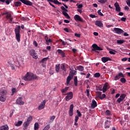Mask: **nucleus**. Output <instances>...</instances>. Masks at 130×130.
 Returning a JSON list of instances; mask_svg holds the SVG:
<instances>
[{
    "instance_id": "obj_53",
    "label": "nucleus",
    "mask_w": 130,
    "mask_h": 130,
    "mask_svg": "<svg viewBox=\"0 0 130 130\" xmlns=\"http://www.w3.org/2000/svg\"><path fill=\"white\" fill-rule=\"evenodd\" d=\"M77 113L79 117H81V116H82V114H81V112L80 111H79V110H77Z\"/></svg>"
},
{
    "instance_id": "obj_14",
    "label": "nucleus",
    "mask_w": 130,
    "mask_h": 130,
    "mask_svg": "<svg viewBox=\"0 0 130 130\" xmlns=\"http://www.w3.org/2000/svg\"><path fill=\"white\" fill-rule=\"evenodd\" d=\"M126 96L125 94H121L120 96V98L118 99L117 102H118V103H120L121 101H123V100H124V98H125Z\"/></svg>"
},
{
    "instance_id": "obj_64",
    "label": "nucleus",
    "mask_w": 130,
    "mask_h": 130,
    "mask_svg": "<svg viewBox=\"0 0 130 130\" xmlns=\"http://www.w3.org/2000/svg\"><path fill=\"white\" fill-rule=\"evenodd\" d=\"M122 61H126L127 60V58H123L121 59Z\"/></svg>"
},
{
    "instance_id": "obj_19",
    "label": "nucleus",
    "mask_w": 130,
    "mask_h": 130,
    "mask_svg": "<svg viewBox=\"0 0 130 130\" xmlns=\"http://www.w3.org/2000/svg\"><path fill=\"white\" fill-rule=\"evenodd\" d=\"M122 77H123V74L122 73H120L115 76L114 80L115 81H117V80H119L120 78H122Z\"/></svg>"
},
{
    "instance_id": "obj_20",
    "label": "nucleus",
    "mask_w": 130,
    "mask_h": 130,
    "mask_svg": "<svg viewBox=\"0 0 130 130\" xmlns=\"http://www.w3.org/2000/svg\"><path fill=\"white\" fill-rule=\"evenodd\" d=\"M109 60L111 61V58L108 57H103L102 58V61H103V62H107V61H108Z\"/></svg>"
},
{
    "instance_id": "obj_26",
    "label": "nucleus",
    "mask_w": 130,
    "mask_h": 130,
    "mask_svg": "<svg viewBox=\"0 0 130 130\" xmlns=\"http://www.w3.org/2000/svg\"><path fill=\"white\" fill-rule=\"evenodd\" d=\"M57 51L58 53H59L61 54V55H62V57H64L66 56L64 52H63V51H62L61 49H58Z\"/></svg>"
},
{
    "instance_id": "obj_37",
    "label": "nucleus",
    "mask_w": 130,
    "mask_h": 130,
    "mask_svg": "<svg viewBox=\"0 0 130 130\" xmlns=\"http://www.w3.org/2000/svg\"><path fill=\"white\" fill-rule=\"evenodd\" d=\"M54 119H55V116H52L50 117V122H53Z\"/></svg>"
},
{
    "instance_id": "obj_52",
    "label": "nucleus",
    "mask_w": 130,
    "mask_h": 130,
    "mask_svg": "<svg viewBox=\"0 0 130 130\" xmlns=\"http://www.w3.org/2000/svg\"><path fill=\"white\" fill-rule=\"evenodd\" d=\"M61 10H62L63 12H68V10L63 6L61 7Z\"/></svg>"
},
{
    "instance_id": "obj_1",
    "label": "nucleus",
    "mask_w": 130,
    "mask_h": 130,
    "mask_svg": "<svg viewBox=\"0 0 130 130\" xmlns=\"http://www.w3.org/2000/svg\"><path fill=\"white\" fill-rule=\"evenodd\" d=\"M24 81H33V80H37L38 77L37 76L31 72H27L26 75L22 78Z\"/></svg>"
},
{
    "instance_id": "obj_36",
    "label": "nucleus",
    "mask_w": 130,
    "mask_h": 130,
    "mask_svg": "<svg viewBox=\"0 0 130 130\" xmlns=\"http://www.w3.org/2000/svg\"><path fill=\"white\" fill-rule=\"evenodd\" d=\"M21 5H22V4L20 2H17L14 3V5L16 7H20V6H21Z\"/></svg>"
},
{
    "instance_id": "obj_23",
    "label": "nucleus",
    "mask_w": 130,
    "mask_h": 130,
    "mask_svg": "<svg viewBox=\"0 0 130 130\" xmlns=\"http://www.w3.org/2000/svg\"><path fill=\"white\" fill-rule=\"evenodd\" d=\"M95 24L98 27H103V23H102V22L100 21H96Z\"/></svg>"
},
{
    "instance_id": "obj_60",
    "label": "nucleus",
    "mask_w": 130,
    "mask_h": 130,
    "mask_svg": "<svg viewBox=\"0 0 130 130\" xmlns=\"http://www.w3.org/2000/svg\"><path fill=\"white\" fill-rule=\"evenodd\" d=\"M75 36H76V37H78V38H80L81 37V35L78 34H75Z\"/></svg>"
},
{
    "instance_id": "obj_6",
    "label": "nucleus",
    "mask_w": 130,
    "mask_h": 130,
    "mask_svg": "<svg viewBox=\"0 0 130 130\" xmlns=\"http://www.w3.org/2000/svg\"><path fill=\"white\" fill-rule=\"evenodd\" d=\"M45 104H46V100H43L38 106L39 110H42L45 108Z\"/></svg>"
},
{
    "instance_id": "obj_42",
    "label": "nucleus",
    "mask_w": 130,
    "mask_h": 130,
    "mask_svg": "<svg viewBox=\"0 0 130 130\" xmlns=\"http://www.w3.org/2000/svg\"><path fill=\"white\" fill-rule=\"evenodd\" d=\"M78 9H83V4H76Z\"/></svg>"
},
{
    "instance_id": "obj_13",
    "label": "nucleus",
    "mask_w": 130,
    "mask_h": 130,
    "mask_svg": "<svg viewBox=\"0 0 130 130\" xmlns=\"http://www.w3.org/2000/svg\"><path fill=\"white\" fill-rule=\"evenodd\" d=\"M108 89V83H106L103 86V88H100V91H103V93H105L106 91H107V89Z\"/></svg>"
},
{
    "instance_id": "obj_15",
    "label": "nucleus",
    "mask_w": 130,
    "mask_h": 130,
    "mask_svg": "<svg viewBox=\"0 0 130 130\" xmlns=\"http://www.w3.org/2000/svg\"><path fill=\"white\" fill-rule=\"evenodd\" d=\"M74 105L72 104L70 105V110H69V115L70 116H73L74 115Z\"/></svg>"
},
{
    "instance_id": "obj_63",
    "label": "nucleus",
    "mask_w": 130,
    "mask_h": 130,
    "mask_svg": "<svg viewBox=\"0 0 130 130\" xmlns=\"http://www.w3.org/2000/svg\"><path fill=\"white\" fill-rule=\"evenodd\" d=\"M89 17H90V18H96V16H95V15H93V14H90Z\"/></svg>"
},
{
    "instance_id": "obj_49",
    "label": "nucleus",
    "mask_w": 130,
    "mask_h": 130,
    "mask_svg": "<svg viewBox=\"0 0 130 130\" xmlns=\"http://www.w3.org/2000/svg\"><path fill=\"white\" fill-rule=\"evenodd\" d=\"M98 14L99 15H100V16H102V17H103V16H104L103 15V13H101V10H99L98 11Z\"/></svg>"
},
{
    "instance_id": "obj_8",
    "label": "nucleus",
    "mask_w": 130,
    "mask_h": 130,
    "mask_svg": "<svg viewBox=\"0 0 130 130\" xmlns=\"http://www.w3.org/2000/svg\"><path fill=\"white\" fill-rule=\"evenodd\" d=\"M97 97L98 98H100V99H101V100H103V99H104V98H105V97H106V95H105V94H102V92H101L100 91H98L97 92Z\"/></svg>"
},
{
    "instance_id": "obj_11",
    "label": "nucleus",
    "mask_w": 130,
    "mask_h": 130,
    "mask_svg": "<svg viewBox=\"0 0 130 130\" xmlns=\"http://www.w3.org/2000/svg\"><path fill=\"white\" fill-rule=\"evenodd\" d=\"M72 79H73V76L69 75L67 77V81H66V83H65V85H66V86H70L71 85L70 82Z\"/></svg>"
},
{
    "instance_id": "obj_3",
    "label": "nucleus",
    "mask_w": 130,
    "mask_h": 130,
    "mask_svg": "<svg viewBox=\"0 0 130 130\" xmlns=\"http://www.w3.org/2000/svg\"><path fill=\"white\" fill-rule=\"evenodd\" d=\"M1 96H0V101H1V102H5V101L7 100V90H3L1 92Z\"/></svg>"
},
{
    "instance_id": "obj_50",
    "label": "nucleus",
    "mask_w": 130,
    "mask_h": 130,
    "mask_svg": "<svg viewBox=\"0 0 130 130\" xmlns=\"http://www.w3.org/2000/svg\"><path fill=\"white\" fill-rule=\"evenodd\" d=\"M99 2L100 4H105L107 2V0H100Z\"/></svg>"
},
{
    "instance_id": "obj_10",
    "label": "nucleus",
    "mask_w": 130,
    "mask_h": 130,
    "mask_svg": "<svg viewBox=\"0 0 130 130\" xmlns=\"http://www.w3.org/2000/svg\"><path fill=\"white\" fill-rule=\"evenodd\" d=\"M74 18V20H75L76 22H85V21H84V20H83V19L81 18V16H80V15L78 14L75 15Z\"/></svg>"
},
{
    "instance_id": "obj_44",
    "label": "nucleus",
    "mask_w": 130,
    "mask_h": 130,
    "mask_svg": "<svg viewBox=\"0 0 130 130\" xmlns=\"http://www.w3.org/2000/svg\"><path fill=\"white\" fill-rule=\"evenodd\" d=\"M60 42H61L62 45H69V44H68V42H64L63 41H62V40H60Z\"/></svg>"
},
{
    "instance_id": "obj_61",
    "label": "nucleus",
    "mask_w": 130,
    "mask_h": 130,
    "mask_svg": "<svg viewBox=\"0 0 130 130\" xmlns=\"http://www.w3.org/2000/svg\"><path fill=\"white\" fill-rule=\"evenodd\" d=\"M126 3L127 6H128V7H130V1L127 0V1H126Z\"/></svg>"
},
{
    "instance_id": "obj_17",
    "label": "nucleus",
    "mask_w": 130,
    "mask_h": 130,
    "mask_svg": "<svg viewBox=\"0 0 130 130\" xmlns=\"http://www.w3.org/2000/svg\"><path fill=\"white\" fill-rule=\"evenodd\" d=\"M8 66L11 67L12 70H15L16 66L14 65V61H9L8 62Z\"/></svg>"
},
{
    "instance_id": "obj_56",
    "label": "nucleus",
    "mask_w": 130,
    "mask_h": 130,
    "mask_svg": "<svg viewBox=\"0 0 130 130\" xmlns=\"http://www.w3.org/2000/svg\"><path fill=\"white\" fill-rule=\"evenodd\" d=\"M33 44L36 46V47H37L38 46V44H37V42L34 41L33 43Z\"/></svg>"
},
{
    "instance_id": "obj_2",
    "label": "nucleus",
    "mask_w": 130,
    "mask_h": 130,
    "mask_svg": "<svg viewBox=\"0 0 130 130\" xmlns=\"http://www.w3.org/2000/svg\"><path fill=\"white\" fill-rule=\"evenodd\" d=\"M20 28L21 27L20 26H18L15 29L16 39L18 42H20V41H21V35H20Z\"/></svg>"
},
{
    "instance_id": "obj_38",
    "label": "nucleus",
    "mask_w": 130,
    "mask_h": 130,
    "mask_svg": "<svg viewBox=\"0 0 130 130\" xmlns=\"http://www.w3.org/2000/svg\"><path fill=\"white\" fill-rule=\"evenodd\" d=\"M117 43L118 44H122L124 43V41L123 40H119L117 41Z\"/></svg>"
},
{
    "instance_id": "obj_51",
    "label": "nucleus",
    "mask_w": 130,
    "mask_h": 130,
    "mask_svg": "<svg viewBox=\"0 0 130 130\" xmlns=\"http://www.w3.org/2000/svg\"><path fill=\"white\" fill-rule=\"evenodd\" d=\"M120 81H121V83H125L126 82V80H125V78H121Z\"/></svg>"
},
{
    "instance_id": "obj_7",
    "label": "nucleus",
    "mask_w": 130,
    "mask_h": 130,
    "mask_svg": "<svg viewBox=\"0 0 130 130\" xmlns=\"http://www.w3.org/2000/svg\"><path fill=\"white\" fill-rule=\"evenodd\" d=\"M66 95H67L66 97V101H70L71 99H73V97L74 96V94L73 93V92L70 91L69 92H68Z\"/></svg>"
},
{
    "instance_id": "obj_25",
    "label": "nucleus",
    "mask_w": 130,
    "mask_h": 130,
    "mask_svg": "<svg viewBox=\"0 0 130 130\" xmlns=\"http://www.w3.org/2000/svg\"><path fill=\"white\" fill-rule=\"evenodd\" d=\"M76 75H77V71H76V70H73L70 71L69 76H72V78H73V77H74V76Z\"/></svg>"
},
{
    "instance_id": "obj_46",
    "label": "nucleus",
    "mask_w": 130,
    "mask_h": 130,
    "mask_svg": "<svg viewBox=\"0 0 130 130\" xmlns=\"http://www.w3.org/2000/svg\"><path fill=\"white\" fill-rule=\"evenodd\" d=\"M46 42L47 45H49V43H51V42H52V40L51 39H49Z\"/></svg>"
},
{
    "instance_id": "obj_12",
    "label": "nucleus",
    "mask_w": 130,
    "mask_h": 130,
    "mask_svg": "<svg viewBox=\"0 0 130 130\" xmlns=\"http://www.w3.org/2000/svg\"><path fill=\"white\" fill-rule=\"evenodd\" d=\"M92 51H95V50H102V48L99 47L97 44H94L92 45Z\"/></svg>"
},
{
    "instance_id": "obj_21",
    "label": "nucleus",
    "mask_w": 130,
    "mask_h": 130,
    "mask_svg": "<svg viewBox=\"0 0 130 130\" xmlns=\"http://www.w3.org/2000/svg\"><path fill=\"white\" fill-rule=\"evenodd\" d=\"M91 107V108H92V109H94V108H95V107H97V103L96 102V101H95V100L92 101Z\"/></svg>"
},
{
    "instance_id": "obj_35",
    "label": "nucleus",
    "mask_w": 130,
    "mask_h": 130,
    "mask_svg": "<svg viewBox=\"0 0 130 130\" xmlns=\"http://www.w3.org/2000/svg\"><path fill=\"white\" fill-rule=\"evenodd\" d=\"M34 128L35 130L38 129V128H39V124L38 122L35 123Z\"/></svg>"
},
{
    "instance_id": "obj_54",
    "label": "nucleus",
    "mask_w": 130,
    "mask_h": 130,
    "mask_svg": "<svg viewBox=\"0 0 130 130\" xmlns=\"http://www.w3.org/2000/svg\"><path fill=\"white\" fill-rule=\"evenodd\" d=\"M78 120H79V116H75V122H78Z\"/></svg>"
},
{
    "instance_id": "obj_62",
    "label": "nucleus",
    "mask_w": 130,
    "mask_h": 130,
    "mask_svg": "<svg viewBox=\"0 0 130 130\" xmlns=\"http://www.w3.org/2000/svg\"><path fill=\"white\" fill-rule=\"evenodd\" d=\"M124 10L125 11H128V10H129V8H128V7H127V6H126L124 7Z\"/></svg>"
},
{
    "instance_id": "obj_57",
    "label": "nucleus",
    "mask_w": 130,
    "mask_h": 130,
    "mask_svg": "<svg viewBox=\"0 0 130 130\" xmlns=\"http://www.w3.org/2000/svg\"><path fill=\"white\" fill-rule=\"evenodd\" d=\"M121 21H122V22H125V21H126V18H125V17L121 18Z\"/></svg>"
},
{
    "instance_id": "obj_58",
    "label": "nucleus",
    "mask_w": 130,
    "mask_h": 130,
    "mask_svg": "<svg viewBox=\"0 0 130 130\" xmlns=\"http://www.w3.org/2000/svg\"><path fill=\"white\" fill-rule=\"evenodd\" d=\"M18 59L19 60H21V61H24V58H23V57L20 56L18 58Z\"/></svg>"
},
{
    "instance_id": "obj_59",
    "label": "nucleus",
    "mask_w": 130,
    "mask_h": 130,
    "mask_svg": "<svg viewBox=\"0 0 130 130\" xmlns=\"http://www.w3.org/2000/svg\"><path fill=\"white\" fill-rule=\"evenodd\" d=\"M106 114L107 115H110V111L107 110L106 112Z\"/></svg>"
},
{
    "instance_id": "obj_22",
    "label": "nucleus",
    "mask_w": 130,
    "mask_h": 130,
    "mask_svg": "<svg viewBox=\"0 0 130 130\" xmlns=\"http://www.w3.org/2000/svg\"><path fill=\"white\" fill-rule=\"evenodd\" d=\"M115 7L116 12H120V7H119V4L118 3H116L114 4Z\"/></svg>"
},
{
    "instance_id": "obj_41",
    "label": "nucleus",
    "mask_w": 130,
    "mask_h": 130,
    "mask_svg": "<svg viewBox=\"0 0 130 130\" xmlns=\"http://www.w3.org/2000/svg\"><path fill=\"white\" fill-rule=\"evenodd\" d=\"M11 91L12 92V95H14V94H15V93H17V92H18V90H17V89H16V88H12Z\"/></svg>"
},
{
    "instance_id": "obj_48",
    "label": "nucleus",
    "mask_w": 130,
    "mask_h": 130,
    "mask_svg": "<svg viewBox=\"0 0 130 130\" xmlns=\"http://www.w3.org/2000/svg\"><path fill=\"white\" fill-rule=\"evenodd\" d=\"M94 78H99V77H100V73H96L94 74Z\"/></svg>"
},
{
    "instance_id": "obj_34",
    "label": "nucleus",
    "mask_w": 130,
    "mask_h": 130,
    "mask_svg": "<svg viewBox=\"0 0 130 130\" xmlns=\"http://www.w3.org/2000/svg\"><path fill=\"white\" fill-rule=\"evenodd\" d=\"M77 69L80 72H83L84 71V67L83 66H79L77 67Z\"/></svg>"
},
{
    "instance_id": "obj_28",
    "label": "nucleus",
    "mask_w": 130,
    "mask_h": 130,
    "mask_svg": "<svg viewBox=\"0 0 130 130\" xmlns=\"http://www.w3.org/2000/svg\"><path fill=\"white\" fill-rule=\"evenodd\" d=\"M23 124V121H18L17 123H15V126H21Z\"/></svg>"
},
{
    "instance_id": "obj_18",
    "label": "nucleus",
    "mask_w": 130,
    "mask_h": 130,
    "mask_svg": "<svg viewBox=\"0 0 130 130\" xmlns=\"http://www.w3.org/2000/svg\"><path fill=\"white\" fill-rule=\"evenodd\" d=\"M21 3L24 4V5H26V6H32V3L31 2L27 0H19Z\"/></svg>"
},
{
    "instance_id": "obj_29",
    "label": "nucleus",
    "mask_w": 130,
    "mask_h": 130,
    "mask_svg": "<svg viewBox=\"0 0 130 130\" xmlns=\"http://www.w3.org/2000/svg\"><path fill=\"white\" fill-rule=\"evenodd\" d=\"M29 124H30V122H28V121H26L25 122H24L23 123V126L24 127H25V128H27V127H28V126H29Z\"/></svg>"
},
{
    "instance_id": "obj_55",
    "label": "nucleus",
    "mask_w": 130,
    "mask_h": 130,
    "mask_svg": "<svg viewBox=\"0 0 130 130\" xmlns=\"http://www.w3.org/2000/svg\"><path fill=\"white\" fill-rule=\"evenodd\" d=\"M86 93H87V96H88V97H89V96H90V90L87 89Z\"/></svg>"
},
{
    "instance_id": "obj_30",
    "label": "nucleus",
    "mask_w": 130,
    "mask_h": 130,
    "mask_svg": "<svg viewBox=\"0 0 130 130\" xmlns=\"http://www.w3.org/2000/svg\"><path fill=\"white\" fill-rule=\"evenodd\" d=\"M62 14L67 19H70V16L68 14L67 11H62Z\"/></svg>"
},
{
    "instance_id": "obj_5",
    "label": "nucleus",
    "mask_w": 130,
    "mask_h": 130,
    "mask_svg": "<svg viewBox=\"0 0 130 130\" xmlns=\"http://www.w3.org/2000/svg\"><path fill=\"white\" fill-rule=\"evenodd\" d=\"M29 54L30 56H32V58H34V59H37V58H38V55H37V53H36L34 49L30 50L29 52Z\"/></svg>"
},
{
    "instance_id": "obj_16",
    "label": "nucleus",
    "mask_w": 130,
    "mask_h": 130,
    "mask_svg": "<svg viewBox=\"0 0 130 130\" xmlns=\"http://www.w3.org/2000/svg\"><path fill=\"white\" fill-rule=\"evenodd\" d=\"M114 31L115 33H116L117 34H122V33H123V30L119 28L115 27L114 28Z\"/></svg>"
},
{
    "instance_id": "obj_27",
    "label": "nucleus",
    "mask_w": 130,
    "mask_h": 130,
    "mask_svg": "<svg viewBox=\"0 0 130 130\" xmlns=\"http://www.w3.org/2000/svg\"><path fill=\"white\" fill-rule=\"evenodd\" d=\"M0 130H9V126L5 125L0 127Z\"/></svg>"
},
{
    "instance_id": "obj_45",
    "label": "nucleus",
    "mask_w": 130,
    "mask_h": 130,
    "mask_svg": "<svg viewBox=\"0 0 130 130\" xmlns=\"http://www.w3.org/2000/svg\"><path fill=\"white\" fill-rule=\"evenodd\" d=\"M109 53H110V54L114 55L116 53V51H115L114 50H112L109 51Z\"/></svg>"
},
{
    "instance_id": "obj_9",
    "label": "nucleus",
    "mask_w": 130,
    "mask_h": 130,
    "mask_svg": "<svg viewBox=\"0 0 130 130\" xmlns=\"http://www.w3.org/2000/svg\"><path fill=\"white\" fill-rule=\"evenodd\" d=\"M22 99H23L22 97L18 98L16 102V104H18V105H24V104H25V102L22 101Z\"/></svg>"
},
{
    "instance_id": "obj_40",
    "label": "nucleus",
    "mask_w": 130,
    "mask_h": 130,
    "mask_svg": "<svg viewBox=\"0 0 130 130\" xmlns=\"http://www.w3.org/2000/svg\"><path fill=\"white\" fill-rule=\"evenodd\" d=\"M32 120H33V117L30 116L27 118L26 121H28V122L30 123Z\"/></svg>"
},
{
    "instance_id": "obj_31",
    "label": "nucleus",
    "mask_w": 130,
    "mask_h": 130,
    "mask_svg": "<svg viewBox=\"0 0 130 130\" xmlns=\"http://www.w3.org/2000/svg\"><path fill=\"white\" fill-rule=\"evenodd\" d=\"M60 68V64H58L56 65L55 67V71L57 73H58V72H59V69Z\"/></svg>"
},
{
    "instance_id": "obj_47",
    "label": "nucleus",
    "mask_w": 130,
    "mask_h": 130,
    "mask_svg": "<svg viewBox=\"0 0 130 130\" xmlns=\"http://www.w3.org/2000/svg\"><path fill=\"white\" fill-rule=\"evenodd\" d=\"M61 70L64 71V72H66V67L63 64H61Z\"/></svg>"
},
{
    "instance_id": "obj_4",
    "label": "nucleus",
    "mask_w": 130,
    "mask_h": 130,
    "mask_svg": "<svg viewBox=\"0 0 130 130\" xmlns=\"http://www.w3.org/2000/svg\"><path fill=\"white\" fill-rule=\"evenodd\" d=\"M3 16H6L7 20H9V23H12L13 21V17H12V14L10 12H5L3 13Z\"/></svg>"
},
{
    "instance_id": "obj_24",
    "label": "nucleus",
    "mask_w": 130,
    "mask_h": 130,
    "mask_svg": "<svg viewBox=\"0 0 130 130\" xmlns=\"http://www.w3.org/2000/svg\"><path fill=\"white\" fill-rule=\"evenodd\" d=\"M49 2L53 3L55 5H61V3L58 2L57 0H49Z\"/></svg>"
},
{
    "instance_id": "obj_32",
    "label": "nucleus",
    "mask_w": 130,
    "mask_h": 130,
    "mask_svg": "<svg viewBox=\"0 0 130 130\" xmlns=\"http://www.w3.org/2000/svg\"><path fill=\"white\" fill-rule=\"evenodd\" d=\"M0 2H2V3H6L7 5H10L11 0H0Z\"/></svg>"
},
{
    "instance_id": "obj_43",
    "label": "nucleus",
    "mask_w": 130,
    "mask_h": 130,
    "mask_svg": "<svg viewBox=\"0 0 130 130\" xmlns=\"http://www.w3.org/2000/svg\"><path fill=\"white\" fill-rule=\"evenodd\" d=\"M48 60V57H45L44 58L42 61H41V62H42V63H44V62H45L46 61H47V60Z\"/></svg>"
},
{
    "instance_id": "obj_39",
    "label": "nucleus",
    "mask_w": 130,
    "mask_h": 130,
    "mask_svg": "<svg viewBox=\"0 0 130 130\" xmlns=\"http://www.w3.org/2000/svg\"><path fill=\"white\" fill-rule=\"evenodd\" d=\"M68 90H69V87H66L64 89L61 90V91L62 92V93H66V92H67Z\"/></svg>"
},
{
    "instance_id": "obj_33",
    "label": "nucleus",
    "mask_w": 130,
    "mask_h": 130,
    "mask_svg": "<svg viewBox=\"0 0 130 130\" xmlns=\"http://www.w3.org/2000/svg\"><path fill=\"white\" fill-rule=\"evenodd\" d=\"M74 84L75 86H78V77L77 76L74 77Z\"/></svg>"
}]
</instances>
